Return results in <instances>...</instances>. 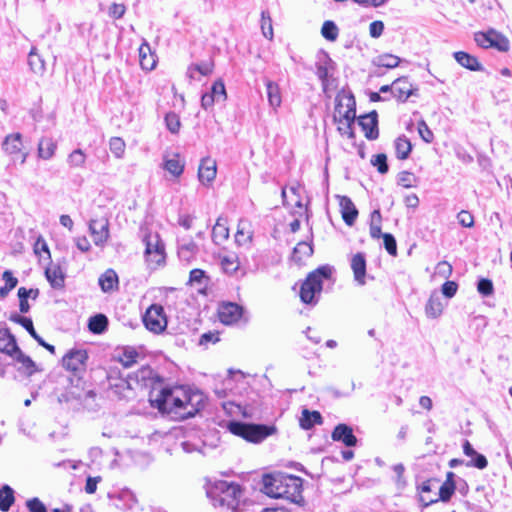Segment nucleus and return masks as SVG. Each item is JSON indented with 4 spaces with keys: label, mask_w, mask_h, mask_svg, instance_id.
I'll return each mask as SVG.
<instances>
[{
    "label": "nucleus",
    "mask_w": 512,
    "mask_h": 512,
    "mask_svg": "<svg viewBox=\"0 0 512 512\" xmlns=\"http://www.w3.org/2000/svg\"><path fill=\"white\" fill-rule=\"evenodd\" d=\"M151 406L162 413L173 414L176 418L187 419L195 416L203 408V397L182 387L162 388L157 394L151 393Z\"/></svg>",
    "instance_id": "1"
},
{
    "label": "nucleus",
    "mask_w": 512,
    "mask_h": 512,
    "mask_svg": "<svg viewBox=\"0 0 512 512\" xmlns=\"http://www.w3.org/2000/svg\"><path fill=\"white\" fill-rule=\"evenodd\" d=\"M204 488L214 507L236 510L243 497V489L237 482H206Z\"/></svg>",
    "instance_id": "2"
},
{
    "label": "nucleus",
    "mask_w": 512,
    "mask_h": 512,
    "mask_svg": "<svg viewBox=\"0 0 512 512\" xmlns=\"http://www.w3.org/2000/svg\"><path fill=\"white\" fill-rule=\"evenodd\" d=\"M334 122L338 123V131L348 138L354 139V122L356 119V101L351 92L341 90L335 97Z\"/></svg>",
    "instance_id": "3"
},
{
    "label": "nucleus",
    "mask_w": 512,
    "mask_h": 512,
    "mask_svg": "<svg viewBox=\"0 0 512 512\" xmlns=\"http://www.w3.org/2000/svg\"><path fill=\"white\" fill-rule=\"evenodd\" d=\"M333 267L325 264L310 272L300 288V299L305 304L315 305L320 298L323 281L330 279L333 273Z\"/></svg>",
    "instance_id": "4"
},
{
    "label": "nucleus",
    "mask_w": 512,
    "mask_h": 512,
    "mask_svg": "<svg viewBox=\"0 0 512 512\" xmlns=\"http://www.w3.org/2000/svg\"><path fill=\"white\" fill-rule=\"evenodd\" d=\"M229 431L239 437H242L251 443H261L267 437L276 433L274 425L245 423L240 421H231L228 424Z\"/></svg>",
    "instance_id": "5"
},
{
    "label": "nucleus",
    "mask_w": 512,
    "mask_h": 512,
    "mask_svg": "<svg viewBox=\"0 0 512 512\" xmlns=\"http://www.w3.org/2000/svg\"><path fill=\"white\" fill-rule=\"evenodd\" d=\"M303 482H262L261 492L274 499H286L299 503L302 497Z\"/></svg>",
    "instance_id": "6"
},
{
    "label": "nucleus",
    "mask_w": 512,
    "mask_h": 512,
    "mask_svg": "<svg viewBox=\"0 0 512 512\" xmlns=\"http://www.w3.org/2000/svg\"><path fill=\"white\" fill-rule=\"evenodd\" d=\"M143 242L145 244V259L148 265L155 269L165 263V245L158 233H148Z\"/></svg>",
    "instance_id": "7"
},
{
    "label": "nucleus",
    "mask_w": 512,
    "mask_h": 512,
    "mask_svg": "<svg viewBox=\"0 0 512 512\" xmlns=\"http://www.w3.org/2000/svg\"><path fill=\"white\" fill-rule=\"evenodd\" d=\"M431 482H422L421 486H418L420 490V501L425 505L429 506L438 501L446 502L454 494L456 486L455 482H443V484L435 492V497H427L426 493L431 491Z\"/></svg>",
    "instance_id": "8"
},
{
    "label": "nucleus",
    "mask_w": 512,
    "mask_h": 512,
    "mask_svg": "<svg viewBox=\"0 0 512 512\" xmlns=\"http://www.w3.org/2000/svg\"><path fill=\"white\" fill-rule=\"evenodd\" d=\"M143 323L149 331L155 334L163 332L167 327L164 308L158 304L151 305L143 316Z\"/></svg>",
    "instance_id": "9"
},
{
    "label": "nucleus",
    "mask_w": 512,
    "mask_h": 512,
    "mask_svg": "<svg viewBox=\"0 0 512 512\" xmlns=\"http://www.w3.org/2000/svg\"><path fill=\"white\" fill-rule=\"evenodd\" d=\"M9 320L21 325L37 343L47 349L51 354H55V347L47 342L36 332L31 318L21 316L17 313H12L9 316Z\"/></svg>",
    "instance_id": "10"
},
{
    "label": "nucleus",
    "mask_w": 512,
    "mask_h": 512,
    "mask_svg": "<svg viewBox=\"0 0 512 512\" xmlns=\"http://www.w3.org/2000/svg\"><path fill=\"white\" fill-rule=\"evenodd\" d=\"M89 231L96 246L103 247L109 238V222L105 218L92 219L89 222Z\"/></svg>",
    "instance_id": "11"
},
{
    "label": "nucleus",
    "mask_w": 512,
    "mask_h": 512,
    "mask_svg": "<svg viewBox=\"0 0 512 512\" xmlns=\"http://www.w3.org/2000/svg\"><path fill=\"white\" fill-rule=\"evenodd\" d=\"M358 124L362 128L365 137L368 140H376L379 137L378 114L375 110L360 116Z\"/></svg>",
    "instance_id": "12"
},
{
    "label": "nucleus",
    "mask_w": 512,
    "mask_h": 512,
    "mask_svg": "<svg viewBox=\"0 0 512 512\" xmlns=\"http://www.w3.org/2000/svg\"><path fill=\"white\" fill-rule=\"evenodd\" d=\"M88 359L85 350H71L62 359L63 367L72 372H78L85 366Z\"/></svg>",
    "instance_id": "13"
},
{
    "label": "nucleus",
    "mask_w": 512,
    "mask_h": 512,
    "mask_svg": "<svg viewBox=\"0 0 512 512\" xmlns=\"http://www.w3.org/2000/svg\"><path fill=\"white\" fill-rule=\"evenodd\" d=\"M350 267L353 271V276L355 282L359 286H363L366 284V257L362 252H358L354 254L350 259Z\"/></svg>",
    "instance_id": "14"
},
{
    "label": "nucleus",
    "mask_w": 512,
    "mask_h": 512,
    "mask_svg": "<svg viewBox=\"0 0 512 512\" xmlns=\"http://www.w3.org/2000/svg\"><path fill=\"white\" fill-rule=\"evenodd\" d=\"M243 308L232 302L223 303L219 308V319L223 324L236 323L242 316Z\"/></svg>",
    "instance_id": "15"
},
{
    "label": "nucleus",
    "mask_w": 512,
    "mask_h": 512,
    "mask_svg": "<svg viewBox=\"0 0 512 512\" xmlns=\"http://www.w3.org/2000/svg\"><path fill=\"white\" fill-rule=\"evenodd\" d=\"M331 437L333 441L342 442L347 447H353L357 444V438L353 434V429L344 423L335 426Z\"/></svg>",
    "instance_id": "16"
},
{
    "label": "nucleus",
    "mask_w": 512,
    "mask_h": 512,
    "mask_svg": "<svg viewBox=\"0 0 512 512\" xmlns=\"http://www.w3.org/2000/svg\"><path fill=\"white\" fill-rule=\"evenodd\" d=\"M198 245L193 239H181L178 241L177 254L180 261L189 264L198 254Z\"/></svg>",
    "instance_id": "17"
},
{
    "label": "nucleus",
    "mask_w": 512,
    "mask_h": 512,
    "mask_svg": "<svg viewBox=\"0 0 512 512\" xmlns=\"http://www.w3.org/2000/svg\"><path fill=\"white\" fill-rule=\"evenodd\" d=\"M216 162L209 157L203 158L198 169V179L203 185H209L216 177Z\"/></svg>",
    "instance_id": "18"
},
{
    "label": "nucleus",
    "mask_w": 512,
    "mask_h": 512,
    "mask_svg": "<svg viewBox=\"0 0 512 512\" xmlns=\"http://www.w3.org/2000/svg\"><path fill=\"white\" fill-rule=\"evenodd\" d=\"M0 350L6 354L12 356H19V352H22L16 342V338L8 329L0 331Z\"/></svg>",
    "instance_id": "19"
},
{
    "label": "nucleus",
    "mask_w": 512,
    "mask_h": 512,
    "mask_svg": "<svg viewBox=\"0 0 512 512\" xmlns=\"http://www.w3.org/2000/svg\"><path fill=\"white\" fill-rule=\"evenodd\" d=\"M214 63L213 61H202L200 63H194L188 66L186 76L190 80L200 81L201 76H208L213 72Z\"/></svg>",
    "instance_id": "20"
},
{
    "label": "nucleus",
    "mask_w": 512,
    "mask_h": 512,
    "mask_svg": "<svg viewBox=\"0 0 512 512\" xmlns=\"http://www.w3.org/2000/svg\"><path fill=\"white\" fill-rule=\"evenodd\" d=\"M339 205L343 221L349 226L353 225L358 216V210L352 200L348 196H340Z\"/></svg>",
    "instance_id": "21"
},
{
    "label": "nucleus",
    "mask_w": 512,
    "mask_h": 512,
    "mask_svg": "<svg viewBox=\"0 0 512 512\" xmlns=\"http://www.w3.org/2000/svg\"><path fill=\"white\" fill-rule=\"evenodd\" d=\"M412 84L408 81L407 77H400L394 81L393 96L401 102H405L411 95L414 94Z\"/></svg>",
    "instance_id": "22"
},
{
    "label": "nucleus",
    "mask_w": 512,
    "mask_h": 512,
    "mask_svg": "<svg viewBox=\"0 0 512 512\" xmlns=\"http://www.w3.org/2000/svg\"><path fill=\"white\" fill-rule=\"evenodd\" d=\"M45 276L51 287L60 289L64 287L65 274L59 265L52 264L45 269Z\"/></svg>",
    "instance_id": "23"
},
{
    "label": "nucleus",
    "mask_w": 512,
    "mask_h": 512,
    "mask_svg": "<svg viewBox=\"0 0 512 512\" xmlns=\"http://www.w3.org/2000/svg\"><path fill=\"white\" fill-rule=\"evenodd\" d=\"M323 423V417L318 411H310L309 409H303L301 417L299 419L300 427L304 430H310L315 425H321Z\"/></svg>",
    "instance_id": "24"
},
{
    "label": "nucleus",
    "mask_w": 512,
    "mask_h": 512,
    "mask_svg": "<svg viewBox=\"0 0 512 512\" xmlns=\"http://www.w3.org/2000/svg\"><path fill=\"white\" fill-rule=\"evenodd\" d=\"M57 143L51 137H42L38 143V157L50 160L55 155Z\"/></svg>",
    "instance_id": "25"
},
{
    "label": "nucleus",
    "mask_w": 512,
    "mask_h": 512,
    "mask_svg": "<svg viewBox=\"0 0 512 512\" xmlns=\"http://www.w3.org/2000/svg\"><path fill=\"white\" fill-rule=\"evenodd\" d=\"M335 63L328 56V54H323L321 58H319L316 64V75L320 79L321 82L327 81L328 77H330V72L334 69Z\"/></svg>",
    "instance_id": "26"
},
{
    "label": "nucleus",
    "mask_w": 512,
    "mask_h": 512,
    "mask_svg": "<svg viewBox=\"0 0 512 512\" xmlns=\"http://www.w3.org/2000/svg\"><path fill=\"white\" fill-rule=\"evenodd\" d=\"M455 60L464 68L471 71H482L483 66L479 63L478 59L463 51L454 53Z\"/></svg>",
    "instance_id": "27"
},
{
    "label": "nucleus",
    "mask_w": 512,
    "mask_h": 512,
    "mask_svg": "<svg viewBox=\"0 0 512 512\" xmlns=\"http://www.w3.org/2000/svg\"><path fill=\"white\" fill-rule=\"evenodd\" d=\"M98 283L103 292H111L118 287V275L113 269H107L99 277Z\"/></svg>",
    "instance_id": "28"
},
{
    "label": "nucleus",
    "mask_w": 512,
    "mask_h": 512,
    "mask_svg": "<svg viewBox=\"0 0 512 512\" xmlns=\"http://www.w3.org/2000/svg\"><path fill=\"white\" fill-rule=\"evenodd\" d=\"M228 238L229 228L227 227V220L219 217L212 229V240L216 245H220Z\"/></svg>",
    "instance_id": "29"
},
{
    "label": "nucleus",
    "mask_w": 512,
    "mask_h": 512,
    "mask_svg": "<svg viewBox=\"0 0 512 512\" xmlns=\"http://www.w3.org/2000/svg\"><path fill=\"white\" fill-rule=\"evenodd\" d=\"M3 149L10 155H16L22 151V135L20 133L10 134L3 141Z\"/></svg>",
    "instance_id": "30"
},
{
    "label": "nucleus",
    "mask_w": 512,
    "mask_h": 512,
    "mask_svg": "<svg viewBox=\"0 0 512 512\" xmlns=\"http://www.w3.org/2000/svg\"><path fill=\"white\" fill-rule=\"evenodd\" d=\"M265 85L269 105L273 109L278 108L282 103L281 92L278 84L271 80H267Z\"/></svg>",
    "instance_id": "31"
},
{
    "label": "nucleus",
    "mask_w": 512,
    "mask_h": 512,
    "mask_svg": "<svg viewBox=\"0 0 512 512\" xmlns=\"http://www.w3.org/2000/svg\"><path fill=\"white\" fill-rule=\"evenodd\" d=\"M140 65L145 70H152L156 65V60L151 54V49L148 43H143L139 48Z\"/></svg>",
    "instance_id": "32"
},
{
    "label": "nucleus",
    "mask_w": 512,
    "mask_h": 512,
    "mask_svg": "<svg viewBox=\"0 0 512 512\" xmlns=\"http://www.w3.org/2000/svg\"><path fill=\"white\" fill-rule=\"evenodd\" d=\"M443 311V304L441 298L436 293H433L427 301L425 306L426 315L430 318H437Z\"/></svg>",
    "instance_id": "33"
},
{
    "label": "nucleus",
    "mask_w": 512,
    "mask_h": 512,
    "mask_svg": "<svg viewBox=\"0 0 512 512\" xmlns=\"http://www.w3.org/2000/svg\"><path fill=\"white\" fill-rule=\"evenodd\" d=\"M394 146H395L396 157L398 159L405 160L409 157L411 150H412V144H411L410 140L405 135L398 137L395 140Z\"/></svg>",
    "instance_id": "34"
},
{
    "label": "nucleus",
    "mask_w": 512,
    "mask_h": 512,
    "mask_svg": "<svg viewBox=\"0 0 512 512\" xmlns=\"http://www.w3.org/2000/svg\"><path fill=\"white\" fill-rule=\"evenodd\" d=\"M401 62V59L393 54H381L375 57L372 61V64L379 68H388L392 69L397 67Z\"/></svg>",
    "instance_id": "35"
},
{
    "label": "nucleus",
    "mask_w": 512,
    "mask_h": 512,
    "mask_svg": "<svg viewBox=\"0 0 512 512\" xmlns=\"http://www.w3.org/2000/svg\"><path fill=\"white\" fill-rule=\"evenodd\" d=\"M108 318L104 314H96L89 318L88 328L94 334H102L107 330Z\"/></svg>",
    "instance_id": "36"
},
{
    "label": "nucleus",
    "mask_w": 512,
    "mask_h": 512,
    "mask_svg": "<svg viewBox=\"0 0 512 512\" xmlns=\"http://www.w3.org/2000/svg\"><path fill=\"white\" fill-rule=\"evenodd\" d=\"M313 254L312 244L309 242H299L293 250L292 258L296 263H301L305 258Z\"/></svg>",
    "instance_id": "37"
},
{
    "label": "nucleus",
    "mask_w": 512,
    "mask_h": 512,
    "mask_svg": "<svg viewBox=\"0 0 512 512\" xmlns=\"http://www.w3.org/2000/svg\"><path fill=\"white\" fill-rule=\"evenodd\" d=\"M28 64L30 69L36 74H42L45 71V61L36 52V48H32L28 55Z\"/></svg>",
    "instance_id": "38"
},
{
    "label": "nucleus",
    "mask_w": 512,
    "mask_h": 512,
    "mask_svg": "<svg viewBox=\"0 0 512 512\" xmlns=\"http://www.w3.org/2000/svg\"><path fill=\"white\" fill-rule=\"evenodd\" d=\"M14 491L13 489L5 485L0 489V510L3 512L8 511L14 503Z\"/></svg>",
    "instance_id": "39"
},
{
    "label": "nucleus",
    "mask_w": 512,
    "mask_h": 512,
    "mask_svg": "<svg viewBox=\"0 0 512 512\" xmlns=\"http://www.w3.org/2000/svg\"><path fill=\"white\" fill-rule=\"evenodd\" d=\"M15 360L21 364L18 370L27 376H31L36 371L35 362L23 352H19V356H15Z\"/></svg>",
    "instance_id": "40"
},
{
    "label": "nucleus",
    "mask_w": 512,
    "mask_h": 512,
    "mask_svg": "<svg viewBox=\"0 0 512 512\" xmlns=\"http://www.w3.org/2000/svg\"><path fill=\"white\" fill-rule=\"evenodd\" d=\"M259 477L260 480H303L300 476L289 474L280 470L263 472Z\"/></svg>",
    "instance_id": "41"
},
{
    "label": "nucleus",
    "mask_w": 512,
    "mask_h": 512,
    "mask_svg": "<svg viewBox=\"0 0 512 512\" xmlns=\"http://www.w3.org/2000/svg\"><path fill=\"white\" fill-rule=\"evenodd\" d=\"M382 217L379 210H374L371 214V223H370V236L373 239H379L383 237L384 233L381 231V223Z\"/></svg>",
    "instance_id": "42"
},
{
    "label": "nucleus",
    "mask_w": 512,
    "mask_h": 512,
    "mask_svg": "<svg viewBox=\"0 0 512 512\" xmlns=\"http://www.w3.org/2000/svg\"><path fill=\"white\" fill-rule=\"evenodd\" d=\"M164 168L175 177H179L184 171V163L176 154L173 158L165 160Z\"/></svg>",
    "instance_id": "43"
},
{
    "label": "nucleus",
    "mask_w": 512,
    "mask_h": 512,
    "mask_svg": "<svg viewBox=\"0 0 512 512\" xmlns=\"http://www.w3.org/2000/svg\"><path fill=\"white\" fill-rule=\"evenodd\" d=\"M239 261L237 256L228 255L221 259V266L225 273L234 275L239 269Z\"/></svg>",
    "instance_id": "44"
},
{
    "label": "nucleus",
    "mask_w": 512,
    "mask_h": 512,
    "mask_svg": "<svg viewBox=\"0 0 512 512\" xmlns=\"http://www.w3.org/2000/svg\"><path fill=\"white\" fill-rule=\"evenodd\" d=\"M261 31L265 38L272 40L273 39V26L272 19L270 13L266 10L261 12Z\"/></svg>",
    "instance_id": "45"
},
{
    "label": "nucleus",
    "mask_w": 512,
    "mask_h": 512,
    "mask_svg": "<svg viewBox=\"0 0 512 512\" xmlns=\"http://www.w3.org/2000/svg\"><path fill=\"white\" fill-rule=\"evenodd\" d=\"M321 34L326 40L335 41L338 38L339 29L333 21L327 20L322 25Z\"/></svg>",
    "instance_id": "46"
},
{
    "label": "nucleus",
    "mask_w": 512,
    "mask_h": 512,
    "mask_svg": "<svg viewBox=\"0 0 512 512\" xmlns=\"http://www.w3.org/2000/svg\"><path fill=\"white\" fill-rule=\"evenodd\" d=\"M86 162V155L81 149L73 150L67 157V163L71 168L83 167Z\"/></svg>",
    "instance_id": "47"
},
{
    "label": "nucleus",
    "mask_w": 512,
    "mask_h": 512,
    "mask_svg": "<svg viewBox=\"0 0 512 512\" xmlns=\"http://www.w3.org/2000/svg\"><path fill=\"white\" fill-rule=\"evenodd\" d=\"M491 42L493 48L506 52L509 50V40L502 34L498 33L495 30L491 29Z\"/></svg>",
    "instance_id": "48"
},
{
    "label": "nucleus",
    "mask_w": 512,
    "mask_h": 512,
    "mask_svg": "<svg viewBox=\"0 0 512 512\" xmlns=\"http://www.w3.org/2000/svg\"><path fill=\"white\" fill-rule=\"evenodd\" d=\"M210 93L216 98L217 102H224L227 98L224 82L221 79L216 80L212 84Z\"/></svg>",
    "instance_id": "49"
},
{
    "label": "nucleus",
    "mask_w": 512,
    "mask_h": 512,
    "mask_svg": "<svg viewBox=\"0 0 512 512\" xmlns=\"http://www.w3.org/2000/svg\"><path fill=\"white\" fill-rule=\"evenodd\" d=\"M125 142L120 137H112L109 141L110 151L116 158H122L125 152Z\"/></svg>",
    "instance_id": "50"
},
{
    "label": "nucleus",
    "mask_w": 512,
    "mask_h": 512,
    "mask_svg": "<svg viewBox=\"0 0 512 512\" xmlns=\"http://www.w3.org/2000/svg\"><path fill=\"white\" fill-rule=\"evenodd\" d=\"M371 164L377 167V170L380 174H386L389 170V166L387 164V156L383 153L374 155L371 159Z\"/></svg>",
    "instance_id": "51"
},
{
    "label": "nucleus",
    "mask_w": 512,
    "mask_h": 512,
    "mask_svg": "<svg viewBox=\"0 0 512 512\" xmlns=\"http://www.w3.org/2000/svg\"><path fill=\"white\" fill-rule=\"evenodd\" d=\"M165 124H166L167 129L171 133H174V134L178 133L180 126H181L179 116L174 112H170V113L166 114Z\"/></svg>",
    "instance_id": "52"
},
{
    "label": "nucleus",
    "mask_w": 512,
    "mask_h": 512,
    "mask_svg": "<svg viewBox=\"0 0 512 512\" xmlns=\"http://www.w3.org/2000/svg\"><path fill=\"white\" fill-rule=\"evenodd\" d=\"M207 279L208 277L206 276L205 272L201 269H193L190 271L189 283L191 285L198 284L201 286H206Z\"/></svg>",
    "instance_id": "53"
},
{
    "label": "nucleus",
    "mask_w": 512,
    "mask_h": 512,
    "mask_svg": "<svg viewBox=\"0 0 512 512\" xmlns=\"http://www.w3.org/2000/svg\"><path fill=\"white\" fill-rule=\"evenodd\" d=\"M474 40L478 46L482 48H493L491 42V30L487 32H477L474 35Z\"/></svg>",
    "instance_id": "54"
},
{
    "label": "nucleus",
    "mask_w": 512,
    "mask_h": 512,
    "mask_svg": "<svg viewBox=\"0 0 512 512\" xmlns=\"http://www.w3.org/2000/svg\"><path fill=\"white\" fill-rule=\"evenodd\" d=\"M382 238L386 251L391 256H397V243L395 237L391 233H384Z\"/></svg>",
    "instance_id": "55"
},
{
    "label": "nucleus",
    "mask_w": 512,
    "mask_h": 512,
    "mask_svg": "<svg viewBox=\"0 0 512 512\" xmlns=\"http://www.w3.org/2000/svg\"><path fill=\"white\" fill-rule=\"evenodd\" d=\"M477 290L483 296L492 295L494 291L492 281L487 278H481L477 283Z\"/></svg>",
    "instance_id": "56"
},
{
    "label": "nucleus",
    "mask_w": 512,
    "mask_h": 512,
    "mask_svg": "<svg viewBox=\"0 0 512 512\" xmlns=\"http://www.w3.org/2000/svg\"><path fill=\"white\" fill-rule=\"evenodd\" d=\"M416 178L413 173L408 171H402L398 175V184L404 188H411L415 186Z\"/></svg>",
    "instance_id": "57"
},
{
    "label": "nucleus",
    "mask_w": 512,
    "mask_h": 512,
    "mask_svg": "<svg viewBox=\"0 0 512 512\" xmlns=\"http://www.w3.org/2000/svg\"><path fill=\"white\" fill-rule=\"evenodd\" d=\"M457 220L462 227L471 228L474 226V217L469 211H460L457 214Z\"/></svg>",
    "instance_id": "58"
},
{
    "label": "nucleus",
    "mask_w": 512,
    "mask_h": 512,
    "mask_svg": "<svg viewBox=\"0 0 512 512\" xmlns=\"http://www.w3.org/2000/svg\"><path fill=\"white\" fill-rule=\"evenodd\" d=\"M26 507L29 512H47L46 506L37 497L27 500Z\"/></svg>",
    "instance_id": "59"
},
{
    "label": "nucleus",
    "mask_w": 512,
    "mask_h": 512,
    "mask_svg": "<svg viewBox=\"0 0 512 512\" xmlns=\"http://www.w3.org/2000/svg\"><path fill=\"white\" fill-rule=\"evenodd\" d=\"M241 222L239 223L238 230L235 235V241L238 245H245L252 240V235L250 232L245 233L244 227L241 226Z\"/></svg>",
    "instance_id": "60"
},
{
    "label": "nucleus",
    "mask_w": 512,
    "mask_h": 512,
    "mask_svg": "<svg viewBox=\"0 0 512 512\" xmlns=\"http://www.w3.org/2000/svg\"><path fill=\"white\" fill-rule=\"evenodd\" d=\"M418 132H419L420 137L426 143H431L433 141V138H434L433 133L424 121H421L418 124Z\"/></svg>",
    "instance_id": "61"
},
{
    "label": "nucleus",
    "mask_w": 512,
    "mask_h": 512,
    "mask_svg": "<svg viewBox=\"0 0 512 512\" xmlns=\"http://www.w3.org/2000/svg\"><path fill=\"white\" fill-rule=\"evenodd\" d=\"M487 459L483 454L476 453L473 457L470 458L469 462L467 463L468 466H473L478 469H483L487 466Z\"/></svg>",
    "instance_id": "62"
},
{
    "label": "nucleus",
    "mask_w": 512,
    "mask_h": 512,
    "mask_svg": "<svg viewBox=\"0 0 512 512\" xmlns=\"http://www.w3.org/2000/svg\"><path fill=\"white\" fill-rule=\"evenodd\" d=\"M436 273L447 279L452 274V266L447 261H441L436 266Z\"/></svg>",
    "instance_id": "63"
},
{
    "label": "nucleus",
    "mask_w": 512,
    "mask_h": 512,
    "mask_svg": "<svg viewBox=\"0 0 512 512\" xmlns=\"http://www.w3.org/2000/svg\"><path fill=\"white\" fill-rule=\"evenodd\" d=\"M126 7L124 4L113 3L109 8V16L114 19H120L125 14Z\"/></svg>",
    "instance_id": "64"
}]
</instances>
